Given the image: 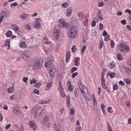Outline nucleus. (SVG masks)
<instances>
[{"label": "nucleus", "mask_w": 131, "mask_h": 131, "mask_svg": "<svg viewBox=\"0 0 131 131\" xmlns=\"http://www.w3.org/2000/svg\"><path fill=\"white\" fill-rule=\"evenodd\" d=\"M78 84L80 90L81 92L83 93L84 97L88 101H90L91 99L90 97L87 88L81 82L79 83Z\"/></svg>", "instance_id": "nucleus-1"}, {"label": "nucleus", "mask_w": 131, "mask_h": 131, "mask_svg": "<svg viewBox=\"0 0 131 131\" xmlns=\"http://www.w3.org/2000/svg\"><path fill=\"white\" fill-rule=\"evenodd\" d=\"M43 62V60L41 58H37L34 62L33 69L34 70H37L42 68V64Z\"/></svg>", "instance_id": "nucleus-2"}, {"label": "nucleus", "mask_w": 131, "mask_h": 131, "mask_svg": "<svg viewBox=\"0 0 131 131\" xmlns=\"http://www.w3.org/2000/svg\"><path fill=\"white\" fill-rule=\"evenodd\" d=\"M77 31L78 29L76 27H72L69 31L68 35V37L69 38H76L77 36Z\"/></svg>", "instance_id": "nucleus-3"}, {"label": "nucleus", "mask_w": 131, "mask_h": 131, "mask_svg": "<svg viewBox=\"0 0 131 131\" xmlns=\"http://www.w3.org/2000/svg\"><path fill=\"white\" fill-rule=\"evenodd\" d=\"M102 77L101 78V80L102 87L103 89H105L108 93H109L111 91L110 90L107 88L105 85V80L104 77V74L103 73V72L102 73Z\"/></svg>", "instance_id": "nucleus-4"}, {"label": "nucleus", "mask_w": 131, "mask_h": 131, "mask_svg": "<svg viewBox=\"0 0 131 131\" xmlns=\"http://www.w3.org/2000/svg\"><path fill=\"white\" fill-rule=\"evenodd\" d=\"M120 49L121 51L124 52L128 51L129 48L128 45L123 43L120 45Z\"/></svg>", "instance_id": "nucleus-5"}, {"label": "nucleus", "mask_w": 131, "mask_h": 131, "mask_svg": "<svg viewBox=\"0 0 131 131\" xmlns=\"http://www.w3.org/2000/svg\"><path fill=\"white\" fill-rule=\"evenodd\" d=\"M28 124L29 128H32L33 130L35 131L37 129V126L36 124L32 121H31L28 122Z\"/></svg>", "instance_id": "nucleus-6"}, {"label": "nucleus", "mask_w": 131, "mask_h": 131, "mask_svg": "<svg viewBox=\"0 0 131 131\" xmlns=\"http://www.w3.org/2000/svg\"><path fill=\"white\" fill-rule=\"evenodd\" d=\"M60 30L59 29L55 30L53 34V37L56 40H57L60 35Z\"/></svg>", "instance_id": "nucleus-7"}, {"label": "nucleus", "mask_w": 131, "mask_h": 131, "mask_svg": "<svg viewBox=\"0 0 131 131\" xmlns=\"http://www.w3.org/2000/svg\"><path fill=\"white\" fill-rule=\"evenodd\" d=\"M38 107L37 106L33 107L31 110V113L32 115H33L35 117L37 116L38 115Z\"/></svg>", "instance_id": "nucleus-8"}, {"label": "nucleus", "mask_w": 131, "mask_h": 131, "mask_svg": "<svg viewBox=\"0 0 131 131\" xmlns=\"http://www.w3.org/2000/svg\"><path fill=\"white\" fill-rule=\"evenodd\" d=\"M13 112L18 116H20L22 115L19 109V107L18 106L15 107L13 110Z\"/></svg>", "instance_id": "nucleus-9"}, {"label": "nucleus", "mask_w": 131, "mask_h": 131, "mask_svg": "<svg viewBox=\"0 0 131 131\" xmlns=\"http://www.w3.org/2000/svg\"><path fill=\"white\" fill-rule=\"evenodd\" d=\"M11 28L15 31L16 33L18 34H19L20 29L19 27L17 25L13 24L11 26Z\"/></svg>", "instance_id": "nucleus-10"}, {"label": "nucleus", "mask_w": 131, "mask_h": 131, "mask_svg": "<svg viewBox=\"0 0 131 131\" xmlns=\"http://www.w3.org/2000/svg\"><path fill=\"white\" fill-rule=\"evenodd\" d=\"M56 71V69L54 67H51L49 71V74L51 77H53Z\"/></svg>", "instance_id": "nucleus-11"}, {"label": "nucleus", "mask_w": 131, "mask_h": 131, "mask_svg": "<svg viewBox=\"0 0 131 131\" xmlns=\"http://www.w3.org/2000/svg\"><path fill=\"white\" fill-rule=\"evenodd\" d=\"M29 15V14L23 13L20 15V18L23 20H26L28 18Z\"/></svg>", "instance_id": "nucleus-12"}, {"label": "nucleus", "mask_w": 131, "mask_h": 131, "mask_svg": "<svg viewBox=\"0 0 131 131\" xmlns=\"http://www.w3.org/2000/svg\"><path fill=\"white\" fill-rule=\"evenodd\" d=\"M67 12L66 14V16L69 17L71 15L72 13L73 12L72 8L71 7L68 8L67 9Z\"/></svg>", "instance_id": "nucleus-13"}, {"label": "nucleus", "mask_w": 131, "mask_h": 131, "mask_svg": "<svg viewBox=\"0 0 131 131\" xmlns=\"http://www.w3.org/2000/svg\"><path fill=\"white\" fill-rule=\"evenodd\" d=\"M30 51H25L23 54V57H29L30 56Z\"/></svg>", "instance_id": "nucleus-14"}, {"label": "nucleus", "mask_w": 131, "mask_h": 131, "mask_svg": "<svg viewBox=\"0 0 131 131\" xmlns=\"http://www.w3.org/2000/svg\"><path fill=\"white\" fill-rule=\"evenodd\" d=\"M77 15L78 17H80L79 20H81L83 19L84 18V15L82 12H78Z\"/></svg>", "instance_id": "nucleus-15"}, {"label": "nucleus", "mask_w": 131, "mask_h": 131, "mask_svg": "<svg viewBox=\"0 0 131 131\" xmlns=\"http://www.w3.org/2000/svg\"><path fill=\"white\" fill-rule=\"evenodd\" d=\"M97 17L100 20H102L103 19V18L102 16V13L100 10H99L98 12L97 15Z\"/></svg>", "instance_id": "nucleus-16"}, {"label": "nucleus", "mask_w": 131, "mask_h": 131, "mask_svg": "<svg viewBox=\"0 0 131 131\" xmlns=\"http://www.w3.org/2000/svg\"><path fill=\"white\" fill-rule=\"evenodd\" d=\"M126 73L130 75L131 73V68L127 66L125 69Z\"/></svg>", "instance_id": "nucleus-17"}, {"label": "nucleus", "mask_w": 131, "mask_h": 131, "mask_svg": "<svg viewBox=\"0 0 131 131\" xmlns=\"http://www.w3.org/2000/svg\"><path fill=\"white\" fill-rule=\"evenodd\" d=\"M54 59L52 58H47V59L46 60V61L48 62V63L50 65L52 64L53 62Z\"/></svg>", "instance_id": "nucleus-18"}, {"label": "nucleus", "mask_w": 131, "mask_h": 131, "mask_svg": "<svg viewBox=\"0 0 131 131\" xmlns=\"http://www.w3.org/2000/svg\"><path fill=\"white\" fill-rule=\"evenodd\" d=\"M19 46L21 48H26V45L24 42L22 41L20 42Z\"/></svg>", "instance_id": "nucleus-19"}, {"label": "nucleus", "mask_w": 131, "mask_h": 131, "mask_svg": "<svg viewBox=\"0 0 131 131\" xmlns=\"http://www.w3.org/2000/svg\"><path fill=\"white\" fill-rule=\"evenodd\" d=\"M14 86L12 85V87H9L7 89V91L9 93H12L14 92Z\"/></svg>", "instance_id": "nucleus-20"}, {"label": "nucleus", "mask_w": 131, "mask_h": 131, "mask_svg": "<svg viewBox=\"0 0 131 131\" xmlns=\"http://www.w3.org/2000/svg\"><path fill=\"white\" fill-rule=\"evenodd\" d=\"M126 67L124 64H120L119 65L118 67L120 71H121L123 69H125Z\"/></svg>", "instance_id": "nucleus-21"}, {"label": "nucleus", "mask_w": 131, "mask_h": 131, "mask_svg": "<svg viewBox=\"0 0 131 131\" xmlns=\"http://www.w3.org/2000/svg\"><path fill=\"white\" fill-rule=\"evenodd\" d=\"M80 60L79 58H75L74 59L75 65L76 66H78L79 65L80 63L79 61Z\"/></svg>", "instance_id": "nucleus-22"}, {"label": "nucleus", "mask_w": 131, "mask_h": 131, "mask_svg": "<svg viewBox=\"0 0 131 131\" xmlns=\"http://www.w3.org/2000/svg\"><path fill=\"white\" fill-rule=\"evenodd\" d=\"M109 66L110 68L111 69L113 68L115 66V63L113 62L112 61L109 63Z\"/></svg>", "instance_id": "nucleus-23"}, {"label": "nucleus", "mask_w": 131, "mask_h": 131, "mask_svg": "<svg viewBox=\"0 0 131 131\" xmlns=\"http://www.w3.org/2000/svg\"><path fill=\"white\" fill-rule=\"evenodd\" d=\"M10 41L9 39H7L6 41L5 46L8 47V49H9L10 48Z\"/></svg>", "instance_id": "nucleus-24"}, {"label": "nucleus", "mask_w": 131, "mask_h": 131, "mask_svg": "<svg viewBox=\"0 0 131 131\" xmlns=\"http://www.w3.org/2000/svg\"><path fill=\"white\" fill-rule=\"evenodd\" d=\"M58 86H59V90L60 91H62L63 90L62 85L61 81H59V82Z\"/></svg>", "instance_id": "nucleus-25"}, {"label": "nucleus", "mask_w": 131, "mask_h": 131, "mask_svg": "<svg viewBox=\"0 0 131 131\" xmlns=\"http://www.w3.org/2000/svg\"><path fill=\"white\" fill-rule=\"evenodd\" d=\"M7 37H11L12 35V33L10 30H8L6 34Z\"/></svg>", "instance_id": "nucleus-26"}, {"label": "nucleus", "mask_w": 131, "mask_h": 131, "mask_svg": "<svg viewBox=\"0 0 131 131\" xmlns=\"http://www.w3.org/2000/svg\"><path fill=\"white\" fill-rule=\"evenodd\" d=\"M25 28L27 30L30 31L31 29V27L28 24H26L24 25Z\"/></svg>", "instance_id": "nucleus-27"}, {"label": "nucleus", "mask_w": 131, "mask_h": 131, "mask_svg": "<svg viewBox=\"0 0 131 131\" xmlns=\"http://www.w3.org/2000/svg\"><path fill=\"white\" fill-rule=\"evenodd\" d=\"M48 118L46 116H45L43 119L41 123L43 124L45 123L48 121Z\"/></svg>", "instance_id": "nucleus-28"}, {"label": "nucleus", "mask_w": 131, "mask_h": 131, "mask_svg": "<svg viewBox=\"0 0 131 131\" xmlns=\"http://www.w3.org/2000/svg\"><path fill=\"white\" fill-rule=\"evenodd\" d=\"M17 99L16 96L14 95H13L9 97V99L11 101L15 100Z\"/></svg>", "instance_id": "nucleus-29"}, {"label": "nucleus", "mask_w": 131, "mask_h": 131, "mask_svg": "<svg viewBox=\"0 0 131 131\" xmlns=\"http://www.w3.org/2000/svg\"><path fill=\"white\" fill-rule=\"evenodd\" d=\"M83 24L84 26L87 27L88 25V19H86L83 22Z\"/></svg>", "instance_id": "nucleus-30"}, {"label": "nucleus", "mask_w": 131, "mask_h": 131, "mask_svg": "<svg viewBox=\"0 0 131 131\" xmlns=\"http://www.w3.org/2000/svg\"><path fill=\"white\" fill-rule=\"evenodd\" d=\"M123 81L127 84H130V83L131 81L129 79L125 78L123 79Z\"/></svg>", "instance_id": "nucleus-31"}, {"label": "nucleus", "mask_w": 131, "mask_h": 131, "mask_svg": "<svg viewBox=\"0 0 131 131\" xmlns=\"http://www.w3.org/2000/svg\"><path fill=\"white\" fill-rule=\"evenodd\" d=\"M61 25L63 26V27H64L66 28H67L69 26V24L68 23L64 22L62 23V24Z\"/></svg>", "instance_id": "nucleus-32"}, {"label": "nucleus", "mask_w": 131, "mask_h": 131, "mask_svg": "<svg viewBox=\"0 0 131 131\" xmlns=\"http://www.w3.org/2000/svg\"><path fill=\"white\" fill-rule=\"evenodd\" d=\"M108 75L111 78H113L115 77V74L114 72H111L110 73L108 74Z\"/></svg>", "instance_id": "nucleus-33"}, {"label": "nucleus", "mask_w": 131, "mask_h": 131, "mask_svg": "<svg viewBox=\"0 0 131 131\" xmlns=\"http://www.w3.org/2000/svg\"><path fill=\"white\" fill-rule=\"evenodd\" d=\"M75 113V111L73 108L71 109L70 110V114L71 115H73Z\"/></svg>", "instance_id": "nucleus-34"}, {"label": "nucleus", "mask_w": 131, "mask_h": 131, "mask_svg": "<svg viewBox=\"0 0 131 131\" xmlns=\"http://www.w3.org/2000/svg\"><path fill=\"white\" fill-rule=\"evenodd\" d=\"M107 128L108 131H113L112 127L109 123H107Z\"/></svg>", "instance_id": "nucleus-35"}, {"label": "nucleus", "mask_w": 131, "mask_h": 131, "mask_svg": "<svg viewBox=\"0 0 131 131\" xmlns=\"http://www.w3.org/2000/svg\"><path fill=\"white\" fill-rule=\"evenodd\" d=\"M36 27L37 28H40L41 26L40 23L39 22L36 21Z\"/></svg>", "instance_id": "nucleus-36"}, {"label": "nucleus", "mask_w": 131, "mask_h": 131, "mask_svg": "<svg viewBox=\"0 0 131 131\" xmlns=\"http://www.w3.org/2000/svg\"><path fill=\"white\" fill-rule=\"evenodd\" d=\"M111 47L112 48H113L114 46L115 43L113 41L111 40L110 41Z\"/></svg>", "instance_id": "nucleus-37"}, {"label": "nucleus", "mask_w": 131, "mask_h": 131, "mask_svg": "<svg viewBox=\"0 0 131 131\" xmlns=\"http://www.w3.org/2000/svg\"><path fill=\"white\" fill-rule=\"evenodd\" d=\"M30 83L31 84L35 83L37 82V80L35 79H33L32 80H30Z\"/></svg>", "instance_id": "nucleus-38"}, {"label": "nucleus", "mask_w": 131, "mask_h": 131, "mask_svg": "<svg viewBox=\"0 0 131 131\" xmlns=\"http://www.w3.org/2000/svg\"><path fill=\"white\" fill-rule=\"evenodd\" d=\"M108 111L110 113H112L113 112V111L111 107H109L108 108Z\"/></svg>", "instance_id": "nucleus-39"}, {"label": "nucleus", "mask_w": 131, "mask_h": 131, "mask_svg": "<svg viewBox=\"0 0 131 131\" xmlns=\"http://www.w3.org/2000/svg\"><path fill=\"white\" fill-rule=\"evenodd\" d=\"M78 73L77 72L73 73L72 74L71 77L73 79L75 77L78 75Z\"/></svg>", "instance_id": "nucleus-40"}, {"label": "nucleus", "mask_w": 131, "mask_h": 131, "mask_svg": "<svg viewBox=\"0 0 131 131\" xmlns=\"http://www.w3.org/2000/svg\"><path fill=\"white\" fill-rule=\"evenodd\" d=\"M78 92L79 90L77 88L75 89L74 93L75 97H76L77 96Z\"/></svg>", "instance_id": "nucleus-41"}, {"label": "nucleus", "mask_w": 131, "mask_h": 131, "mask_svg": "<svg viewBox=\"0 0 131 131\" xmlns=\"http://www.w3.org/2000/svg\"><path fill=\"white\" fill-rule=\"evenodd\" d=\"M110 39V36L109 35H108L104 39V40L105 41H108Z\"/></svg>", "instance_id": "nucleus-42"}, {"label": "nucleus", "mask_w": 131, "mask_h": 131, "mask_svg": "<svg viewBox=\"0 0 131 131\" xmlns=\"http://www.w3.org/2000/svg\"><path fill=\"white\" fill-rule=\"evenodd\" d=\"M41 86V83L39 82H37L35 85V86L37 88H39Z\"/></svg>", "instance_id": "nucleus-43"}, {"label": "nucleus", "mask_w": 131, "mask_h": 131, "mask_svg": "<svg viewBox=\"0 0 131 131\" xmlns=\"http://www.w3.org/2000/svg\"><path fill=\"white\" fill-rule=\"evenodd\" d=\"M68 5V3L67 2H65L62 5V6L64 8H67Z\"/></svg>", "instance_id": "nucleus-44"}, {"label": "nucleus", "mask_w": 131, "mask_h": 131, "mask_svg": "<svg viewBox=\"0 0 131 131\" xmlns=\"http://www.w3.org/2000/svg\"><path fill=\"white\" fill-rule=\"evenodd\" d=\"M54 129L56 130L59 131L60 129V127L58 125L55 126L54 127Z\"/></svg>", "instance_id": "nucleus-45"}, {"label": "nucleus", "mask_w": 131, "mask_h": 131, "mask_svg": "<svg viewBox=\"0 0 131 131\" xmlns=\"http://www.w3.org/2000/svg\"><path fill=\"white\" fill-rule=\"evenodd\" d=\"M77 69V68L76 67H73L71 69V73L76 71Z\"/></svg>", "instance_id": "nucleus-46"}, {"label": "nucleus", "mask_w": 131, "mask_h": 131, "mask_svg": "<svg viewBox=\"0 0 131 131\" xmlns=\"http://www.w3.org/2000/svg\"><path fill=\"white\" fill-rule=\"evenodd\" d=\"M28 77H25L23 78V80L24 82L27 83V81L28 80Z\"/></svg>", "instance_id": "nucleus-47"}, {"label": "nucleus", "mask_w": 131, "mask_h": 131, "mask_svg": "<svg viewBox=\"0 0 131 131\" xmlns=\"http://www.w3.org/2000/svg\"><path fill=\"white\" fill-rule=\"evenodd\" d=\"M61 96L63 97H66V95L63 91V90L60 91Z\"/></svg>", "instance_id": "nucleus-48"}, {"label": "nucleus", "mask_w": 131, "mask_h": 131, "mask_svg": "<svg viewBox=\"0 0 131 131\" xmlns=\"http://www.w3.org/2000/svg\"><path fill=\"white\" fill-rule=\"evenodd\" d=\"M127 64L131 67V60L128 59L127 60V62H126Z\"/></svg>", "instance_id": "nucleus-49"}, {"label": "nucleus", "mask_w": 131, "mask_h": 131, "mask_svg": "<svg viewBox=\"0 0 131 131\" xmlns=\"http://www.w3.org/2000/svg\"><path fill=\"white\" fill-rule=\"evenodd\" d=\"M103 25L101 23H100L99 24V29L100 30H103Z\"/></svg>", "instance_id": "nucleus-50"}, {"label": "nucleus", "mask_w": 131, "mask_h": 131, "mask_svg": "<svg viewBox=\"0 0 131 131\" xmlns=\"http://www.w3.org/2000/svg\"><path fill=\"white\" fill-rule=\"evenodd\" d=\"M113 88L114 90H116L118 89V86L117 84H116L113 86Z\"/></svg>", "instance_id": "nucleus-51"}, {"label": "nucleus", "mask_w": 131, "mask_h": 131, "mask_svg": "<svg viewBox=\"0 0 131 131\" xmlns=\"http://www.w3.org/2000/svg\"><path fill=\"white\" fill-rule=\"evenodd\" d=\"M99 6L101 7L103 6L104 5V3L102 2H100L98 4Z\"/></svg>", "instance_id": "nucleus-52"}, {"label": "nucleus", "mask_w": 131, "mask_h": 131, "mask_svg": "<svg viewBox=\"0 0 131 131\" xmlns=\"http://www.w3.org/2000/svg\"><path fill=\"white\" fill-rule=\"evenodd\" d=\"M93 101L94 105V106L96 105H97V102L96 99L95 97L93 99Z\"/></svg>", "instance_id": "nucleus-53"}, {"label": "nucleus", "mask_w": 131, "mask_h": 131, "mask_svg": "<svg viewBox=\"0 0 131 131\" xmlns=\"http://www.w3.org/2000/svg\"><path fill=\"white\" fill-rule=\"evenodd\" d=\"M39 91L36 89L34 90L33 91V92L34 93L37 94L38 95L39 94Z\"/></svg>", "instance_id": "nucleus-54"}, {"label": "nucleus", "mask_w": 131, "mask_h": 131, "mask_svg": "<svg viewBox=\"0 0 131 131\" xmlns=\"http://www.w3.org/2000/svg\"><path fill=\"white\" fill-rule=\"evenodd\" d=\"M70 57V52H67L66 54V57Z\"/></svg>", "instance_id": "nucleus-55"}, {"label": "nucleus", "mask_w": 131, "mask_h": 131, "mask_svg": "<svg viewBox=\"0 0 131 131\" xmlns=\"http://www.w3.org/2000/svg\"><path fill=\"white\" fill-rule=\"evenodd\" d=\"M18 5V3H17L15 2L11 4H10V7H12L13 6H17Z\"/></svg>", "instance_id": "nucleus-56"}, {"label": "nucleus", "mask_w": 131, "mask_h": 131, "mask_svg": "<svg viewBox=\"0 0 131 131\" xmlns=\"http://www.w3.org/2000/svg\"><path fill=\"white\" fill-rule=\"evenodd\" d=\"M39 103L40 104H46V103L45 102V101H43V100H41L40 102H39Z\"/></svg>", "instance_id": "nucleus-57"}, {"label": "nucleus", "mask_w": 131, "mask_h": 131, "mask_svg": "<svg viewBox=\"0 0 131 131\" xmlns=\"http://www.w3.org/2000/svg\"><path fill=\"white\" fill-rule=\"evenodd\" d=\"M121 23L123 25L126 24V22L125 19H124L121 21Z\"/></svg>", "instance_id": "nucleus-58"}, {"label": "nucleus", "mask_w": 131, "mask_h": 131, "mask_svg": "<svg viewBox=\"0 0 131 131\" xmlns=\"http://www.w3.org/2000/svg\"><path fill=\"white\" fill-rule=\"evenodd\" d=\"M86 48V46H84L83 47L82 49V53H84V51L85 50Z\"/></svg>", "instance_id": "nucleus-59"}, {"label": "nucleus", "mask_w": 131, "mask_h": 131, "mask_svg": "<svg viewBox=\"0 0 131 131\" xmlns=\"http://www.w3.org/2000/svg\"><path fill=\"white\" fill-rule=\"evenodd\" d=\"M126 13H128L129 14H131V11L129 9H127L125 11Z\"/></svg>", "instance_id": "nucleus-60"}, {"label": "nucleus", "mask_w": 131, "mask_h": 131, "mask_svg": "<svg viewBox=\"0 0 131 131\" xmlns=\"http://www.w3.org/2000/svg\"><path fill=\"white\" fill-rule=\"evenodd\" d=\"M92 26L93 27H94L96 25V22L94 21H92L91 24Z\"/></svg>", "instance_id": "nucleus-61"}, {"label": "nucleus", "mask_w": 131, "mask_h": 131, "mask_svg": "<svg viewBox=\"0 0 131 131\" xmlns=\"http://www.w3.org/2000/svg\"><path fill=\"white\" fill-rule=\"evenodd\" d=\"M68 91L70 92H72V88L71 86H68Z\"/></svg>", "instance_id": "nucleus-62"}, {"label": "nucleus", "mask_w": 131, "mask_h": 131, "mask_svg": "<svg viewBox=\"0 0 131 131\" xmlns=\"http://www.w3.org/2000/svg\"><path fill=\"white\" fill-rule=\"evenodd\" d=\"M45 66L47 68L49 66H50L49 64L48 63V62L47 61H46L45 64Z\"/></svg>", "instance_id": "nucleus-63"}, {"label": "nucleus", "mask_w": 131, "mask_h": 131, "mask_svg": "<svg viewBox=\"0 0 131 131\" xmlns=\"http://www.w3.org/2000/svg\"><path fill=\"white\" fill-rule=\"evenodd\" d=\"M127 29V30L129 31H131V26L129 25H127L126 26Z\"/></svg>", "instance_id": "nucleus-64"}]
</instances>
